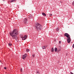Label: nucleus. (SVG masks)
Returning <instances> with one entry per match:
<instances>
[{"instance_id": "obj_1", "label": "nucleus", "mask_w": 74, "mask_h": 74, "mask_svg": "<svg viewBox=\"0 0 74 74\" xmlns=\"http://www.w3.org/2000/svg\"><path fill=\"white\" fill-rule=\"evenodd\" d=\"M9 34L11 36H12V38L16 39L17 42L18 41V37L16 36L18 34V32L16 31V29H15L12 32H10Z\"/></svg>"}, {"instance_id": "obj_2", "label": "nucleus", "mask_w": 74, "mask_h": 74, "mask_svg": "<svg viewBox=\"0 0 74 74\" xmlns=\"http://www.w3.org/2000/svg\"><path fill=\"white\" fill-rule=\"evenodd\" d=\"M35 29L37 30H38V31H40V30H41L42 29V25L38 23H35Z\"/></svg>"}, {"instance_id": "obj_3", "label": "nucleus", "mask_w": 74, "mask_h": 74, "mask_svg": "<svg viewBox=\"0 0 74 74\" xmlns=\"http://www.w3.org/2000/svg\"><path fill=\"white\" fill-rule=\"evenodd\" d=\"M64 36H66V37L68 38H67V41L68 43H70L71 41V38H70V36L69 34L65 33L64 34Z\"/></svg>"}, {"instance_id": "obj_4", "label": "nucleus", "mask_w": 74, "mask_h": 74, "mask_svg": "<svg viewBox=\"0 0 74 74\" xmlns=\"http://www.w3.org/2000/svg\"><path fill=\"white\" fill-rule=\"evenodd\" d=\"M27 19L26 18H25L23 21L24 23V24H26L27 23Z\"/></svg>"}, {"instance_id": "obj_5", "label": "nucleus", "mask_w": 74, "mask_h": 74, "mask_svg": "<svg viewBox=\"0 0 74 74\" xmlns=\"http://www.w3.org/2000/svg\"><path fill=\"white\" fill-rule=\"evenodd\" d=\"M27 38V35H25L24 37H23L22 38V40H25Z\"/></svg>"}, {"instance_id": "obj_6", "label": "nucleus", "mask_w": 74, "mask_h": 74, "mask_svg": "<svg viewBox=\"0 0 74 74\" xmlns=\"http://www.w3.org/2000/svg\"><path fill=\"white\" fill-rule=\"evenodd\" d=\"M27 54H25L24 55H23V59H25V58H26V57H27Z\"/></svg>"}, {"instance_id": "obj_7", "label": "nucleus", "mask_w": 74, "mask_h": 74, "mask_svg": "<svg viewBox=\"0 0 74 74\" xmlns=\"http://www.w3.org/2000/svg\"><path fill=\"white\" fill-rule=\"evenodd\" d=\"M48 47V45H46V46H44L43 47H42V49H46L47 48V47Z\"/></svg>"}, {"instance_id": "obj_8", "label": "nucleus", "mask_w": 74, "mask_h": 74, "mask_svg": "<svg viewBox=\"0 0 74 74\" xmlns=\"http://www.w3.org/2000/svg\"><path fill=\"white\" fill-rule=\"evenodd\" d=\"M16 0H10V3H14V2H15V1H16Z\"/></svg>"}, {"instance_id": "obj_9", "label": "nucleus", "mask_w": 74, "mask_h": 74, "mask_svg": "<svg viewBox=\"0 0 74 74\" xmlns=\"http://www.w3.org/2000/svg\"><path fill=\"white\" fill-rule=\"evenodd\" d=\"M54 51L55 52H57V51H58V49H57V48L55 47L54 49Z\"/></svg>"}, {"instance_id": "obj_10", "label": "nucleus", "mask_w": 74, "mask_h": 74, "mask_svg": "<svg viewBox=\"0 0 74 74\" xmlns=\"http://www.w3.org/2000/svg\"><path fill=\"white\" fill-rule=\"evenodd\" d=\"M51 52H53V51H54V49H53V48L52 47L51 48Z\"/></svg>"}, {"instance_id": "obj_11", "label": "nucleus", "mask_w": 74, "mask_h": 74, "mask_svg": "<svg viewBox=\"0 0 74 74\" xmlns=\"http://www.w3.org/2000/svg\"><path fill=\"white\" fill-rule=\"evenodd\" d=\"M42 14L44 16H46V14L44 13H42Z\"/></svg>"}, {"instance_id": "obj_12", "label": "nucleus", "mask_w": 74, "mask_h": 74, "mask_svg": "<svg viewBox=\"0 0 74 74\" xmlns=\"http://www.w3.org/2000/svg\"><path fill=\"white\" fill-rule=\"evenodd\" d=\"M29 18H30V19H31L32 18V16L31 15H30L29 16Z\"/></svg>"}, {"instance_id": "obj_13", "label": "nucleus", "mask_w": 74, "mask_h": 74, "mask_svg": "<svg viewBox=\"0 0 74 74\" xmlns=\"http://www.w3.org/2000/svg\"><path fill=\"white\" fill-rule=\"evenodd\" d=\"M56 30L57 31H59V27H58L56 28Z\"/></svg>"}, {"instance_id": "obj_14", "label": "nucleus", "mask_w": 74, "mask_h": 74, "mask_svg": "<svg viewBox=\"0 0 74 74\" xmlns=\"http://www.w3.org/2000/svg\"><path fill=\"white\" fill-rule=\"evenodd\" d=\"M8 45H9V46H10V47H11V45H12V44L10 43H8Z\"/></svg>"}, {"instance_id": "obj_15", "label": "nucleus", "mask_w": 74, "mask_h": 74, "mask_svg": "<svg viewBox=\"0 0 74 74\" xmlns=\"http://www.w3.org/2000/svg\"><path fill=\"white\" fill-rule=\"evenodd\" d=\"M29 49H27V50H26V51H27V52H29Z\"/></svg>"}, {"instance_id": "obj_16", "label": "nucleus", "mask_w": 74, "mask_h": 74, "mask_svg": "<svg viewBox=\"0 0 74 74\" xmlns=\"http://www.w3.org/2000/svg\"><path fill=\"white\" fill-rule=\"evenodd\" d=\"M60 51H61V49H59L58 50V52H60Z\"/></svg>"}, {"instance_id": "obj_17", "label": "nucleus", "mask_w": 74, "mask_h": 74, "mask_svg": "<svg viewBox=\"0 0 74 74\" xmlns=\"http://www.w3.org/2000/svg\"><path fill=\"white\" fill-rule=\"evenodd\" d=\"M34 56H35V55L34 54H33L32 55V57H33V58H34Z\"/></svg>"}, {"instance_id": "obj_18", "label": "nucleus", "mask_w": 74, "mask_h": 74, "mask_svg": "<svg viewBox=\"0 0 74 74\" xmlns=\"http://www.w3.org/2000/svg\"><path fill=\"white\" fill-rule=\"evenodd\" d=\"M49 15L50 16H52V14H49Z\"/></svg>"}, {"instance_id": "obj_19", "label": "nucleus", "mask_w": 74, "mask_h": 74, "mask_svg": "<svg viewBox=\"0 0 74 74\" xmlns=\"http://www.w3.org/2000/svg\"><path fill=\"white\" fill-rule=\"evenodd\" d=\"M70 74H74V73H72V72H70Z\"/></svg>"}, {"instance_id": "obj_20", "label": "nucleus", "mask_w": 74, "mask_h": 74, "mask_svg": "<svg viewBox=\"0 0 74 74\" xmlns=\"http://www.w3.org/2000/svg\"><path fill=\"white\" fill-rule=\"evenodd\" d=\"M59 43L60 44H61V41H60L59 42Z\"/></svg>"}, {"instance_id": "obj_21", "label": "nucleus", "mask_w": 74, "mask_h": 74, "mask_svg": "<svg viewBox=\"0 0 74 74\" xmlns=\"http://www.w3.org/2000/svg\"><path fill=\"white\" fill-rule=\"evenodd\" d=\"M73 48H74V44L73 45Z\"/></svg>"}, {"instance_id": "obj_22", "label": "nucleus", "mask_w": 74, "mask_h": 74, "mask_svg": "<svg viewBox=\"0 0 74 74\" xmlns=\"http://www.w3.org/2000/svg\"><path fill=\"white\" fill-rule=\"evenodd\" d=\"M21 71H22V68H21Z\"/></svg>"}, {"instance_id": "obj_23", "label": "nucleus", "mask_w": 74, "mask_h": 74, "mask_svg": "<svg viewBox=\"0 0 74 74\" xmlns=\"http://www.w3.org/2000/svg\"><path fill=\"white\" fill-rule=\"evenodd\" d=\"M7 69V68L5 67H4V69Z\"/></svg>"}, {"instance_id": "obj_24", "label": "nucleus", "mask_w": 74, "mask_h": 74, "mask_svg": "<svg viewBox=\"0 0 74 74\" xmlns=\"http://www.w3.org/2000/svg\"><path fill=\"white\" fill-rule=\"evenodd\" d=\"M36 73H39V72L37 71L36 72Z\"/></svg>"}, {"instance_id": "obj_25", "label": "nucleus", "mask_w": 74, "mask_h": 74, "mask_svg": "<svg viewBox=\"0 0 74 74\" xmlns=\"http://www.w3.org/2000/svg\"><path fill=\"white\" fill-rule=\"evenodd\" d=\"M60 2L61 3H62V1H60Z\"/></svg>"}, {"instance_id": "obj_26", "label": "nucleus", "mask_w": 74, "mask_h": 74, "mask_svg": "<svg viewBox=\"0 0 74 74\" xmlns=\"http://www.w3.org/2000/svg\"><path fill=\"white\" fill-rule=\"evenodd\" d=\"M66 56H67V54H66Z\"/></svg>"}]
</instances>
